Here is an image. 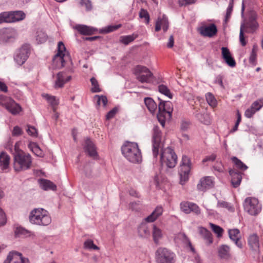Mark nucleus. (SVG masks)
<instances>
[{
	"instance_id": "f257e3e1",
	"label": "nucleus",
	"mask_w": 263,
	"mask_h": 263,
	"mask_svg": "<svg viewBox=\"0 0 263 263\" xmlns=\"http://www.w3.org/2000/svg\"><path fill=\"white\" fill-rule=\"evenodd\" d=\"M29 220L31 224L40 226H46L51 222L48 212L43 208L33 209L30 212Z\"/></svg>"
},
{
	"instance_id": "f03ea898",
	"label": "nucleus",
	"mask_w": 263,
	"mask_h": 263,
	"mask_svg": "<svg viewBox=\"0 0 263 263\" xmlns=\"http://www.w3.org/2000/svg\"><path fill=\"white\" fill-rule=\"evenodd\" d=\"M13 167L16 172L24 171L29 169L32 165L31 155L24 151L13 153Z\"/></svg>"
},
{
	"instance_id": "7ed1b4c3",
	"label": "nucleus",
	"mask_w": 263,
	"mask_h": 263,
	"mask_svg": "<svg viewBox=\"0 0 263 263\" xmlns=\"http://www.w3.org/2000/svg\"><path fill=\"white\" fill-rule=\"evenodd\" d=\"M121 151L129 161L135 163L141 161V154L136 143L128 142L122 147Z\"/></svg>"
},
{
	"instance_id": "20e7f679",
	"label": "nucleus",
	"mask_w": 263,
	"mask_h": 263,
	"mask_svg": "<svg viewBox=\"0 0 263 263\" xmlns=\"http://www.w3.org/2000/svg\"><path fill=\"white\" fill-rule=\"evenodd\" d=\"M243 205L245 211L251 216H257L262 209L261 204L258 199L253 197H247Z\"/></svg>"
},
{
	"instance_id": "39448f33",
	"label": "nucleus",
	"mask_w": 263,
	"mask_h": 263,
	"mask_svg": "<svg viewBox=\"0 0 263 263\" xmlns=\"http://www.w3.org/2000/svg\"><path fill=\"white\" fill-rule=\"evenodd\" d=\"M175 257V253L166 248L160 247L155 253L156 263H174Z\"/></svg>"
},
{
	"instance_id": "423d86ee",
	"label": "nucleus",
	"mask_w": 263,
	"mask_h": 263,
	"mask_svg": "<svg viewBox=\"0 0 263 263\" xmlns=\"http://www.w3.org/2000/svg\"><path fill=\"white\" fill-rule=\"evenodd\" d=\"M177 157L173 149L168 147L162 150L160 155V161L162 165H165L169 168L175 166Z\"/></svg>"
},
{
	"instance_id": "0eeeda50",
	"label": "nucleus",
	"mask_w": 263,
	"mask_h": 263,
	"mask_svg": "<svg viewBox=\"0 0 263 263\" xmlns=\"http://www.w3.org/2000/svg\"><path fill=\"white\" fill-rule=\"evenodd\" d=\"M134 73L136 79L141 83H151L152 81L153 74L147 67L138 65L134 69Z\"/></svg>"
},
{
	"instance_id": "6e6552de",
	"label": "nucleus",
	"mask_w": 263,
	"mask_h": 263,
	"mask_svg": "<svg viewBox=\"0 0 263 263\" xmlns=\"http://www.w3.org/2000/svg\"><path fill=\"white\" fill-rule=\"evenodd\" d=\"M0 105L4 106L12 115H15L22 110V107L10 98L0 96Z\"/></svg>"
},
{
	"instance_id": "1a4fd4ad",
	"label": "nucleus",
	"mask_w": 263,
	"mask_h": 263,
	"mask_svg": "<svg viewBox=\"0 0 263 263\" xmlns=\"http://www.w3.org/2000/svg\"><path fill=\"white\" fill-rule=\"evenodd\" d=\"M191 162L189 157L183 156L180 164L179 173L180 178V183L184 184L189 179V173L191 170Z\"/></svg>"
},
{
	"instance_id": "9d476101",
	"label": "nucleus",
	"mask_w": 263,
	"mask_h": 263,
	"mask_svg": "<svg viewBox=\"0 0 263 263\" xmlns=\"http://www.w3.org/2000/svg\"><path fill=\"white\" fill-rule=\"evenodd\" d=\"M161 132L158 126H154L153 129V154L154 157H157L160 148H162Z\"/></svg>"
},
{
	"instance_id": "9b49d317",
	"label": "nucleus",
	"mask_w": 263,
	"mask_h": 263,
	"mask_svg": "<svg viewBox=\"0 0 263 263\" xmlns=\"http://www.w3.org/2000/svg\"><path fill=\"white\" fill-rule=\"evenodd\" d=\"M248 243L252 251L254 258L255 260H259L260 249L258 235L255 233L250 235L248 238Z\"/></svg>"
},
{
	"instance_id": "f8f14e48",
	"label": "nucleus",
	"mask_w": 263,
	"mask_h": 263,
	"mask_svg": "<svg viewBox=\"0 0 263 263\" xmlns=\"http://www.w3.org/2000/svg\"><path fill=\"white\" fill-rule=\"evenodd\" d=\"M30 51V46L29 45L25 44L17 51L14 57V60L16 63L19 65H23L27 60Z\"/></svg>"
},
{
	"instance_id": "ddd939ff",
	"label": "nucleus",
	"mask_w": 263,
	"mask_h": 263,
	"mask_svg": "<svg viewBox=\"0 0 263 263\" xmlns=\"http://www.w3.org/2000/svg\"><path fill=\"white\" fill-rule=\"evenodd\" d=\"M3 263H29V261L28 258L23 257L21 253L11 251Z\"/></svg>"
},
{
	"instance_id": "4468645a",
	"label": "nucleus",
	"mask_w": 263,
	"mask_h": 263,
	"mask_svg": "<svg viewBox=\"0 0 263 263\" xmlns=\"http://www.w3.org/2000/svg\"><path fill=\"white\" fill-rule=\"evenodd\" d=\"M200 34L203 36L211 37L217 33L216 26L214 24H211L208 26H202L198 29Z\"/></svg>"
},
{
	"instance_id": "2eb2a0df",
	"label": "nucleus",
	"mask_w": 263,
	"mask_h": 263,
	"mask_svg": "<svg viewBox=\"0 0 263 263\" xmlns=\"http://www.w3.org/2000/svg\"><path fill=\"white\" fill-rule=\"evenodd\" d=\"M159 100L160 102L158 105V113H162V114L167 116L168 118H171L173 110L172 103L170 101H163L159 98Z\"/></svg>"
},
{
	"instance_id": "dca6fc26",
	"label": "nucleus",
	"mask_w": 263,
	"mask_h": 263,
	"mask_svg": "<svg viewBox=\"0 0 263 263\" xmlns=\"http://www.w3.org/2000/svg\"><path fill=\"white\" fill-rule=\"evenodd\" d=\"M84 149L90 157L96 159L98 157L96 147L93 142L89 138H86L85 140Z\"/></svg>"
},
{
	"instance_id": "f3484780",
	"label": "nucleus",
	"mask_w": 263,
	"mask_h": 263,
	"mask_svg": "<svg viewBox=\"0 0 263 263\" xmlns=\"http://www.w3.org/2000/svg\"><path fill=\"white\" fill-rule=\"evenodd\" d=\"M180 208L186 214L190 213L191 212L196 214L200 213L199 206L196 204L192 202H182L180 203Z\"/></svg>"
},
{
	"instance_id": "a211bd4d",
	"label": "nucleus",
	"mask_w": 263,
	"mask_h": 263,
	"mask_svg": "<svg viewBox=\"0 0 263 263\" xmlns=\"http://www.w3.org/2000/svg\"><path fill=\"white\" fill-rule=\"evenodd\" d=\"M214 186V180L211 177H205L201 178L197 185L199 191H205Z\"/></svg>"
},
{
	"instance_id": "6ab92c4d",
	"label": "nucleus",
	"mask_w": 263,
	"mask_h": 263,
	"mask_svg": "<svg viewBox=\"0 0 263 263\" xmlns=\"http://www.w3.org/2000/svg\"><path fill=\"white\" fill-rule=\"evenodd\" d=\"M71 79V77L64 72H60L57 74V80L55 82V88H62L64 84Z\"/></svg>"
},
{
	"instance_id": "aec40b11",
	"label": "nucleus",
	"mask_w": 263,
	"mask_h": 263,
	"mask_svg": "<svg viewBox=\"0 0 263 263\" xmlns=\"http://www.w3.org/2000/svg\"><path fill=\"white\" fill-rule=\"evenodd\" d=\"M67 60H70L69 54H60L57 53L53 58V63L57 68H62L65 66Z\"/></svg>"
},
{
	"instance_id": "412c9836",
	"label": "nucleus",
	"mask_w": 263,
	"mask_h": 263,
	"mask_svg": "<svg viewBox=\"0 0 263 263\" xmlns=\"http://www.w3.org/2000/svg\"><path fill=\"white\" fill-rule=\"evenodd\" d=\"M0 33L2 39L6 42L15 38L17 35L16 30L12 28H3L1 30Z\"/></svg>"
},
{
	"instance_id": "4be33fe9",
	"label": "nucleus",
	"mask_w": 263,
	"mask_h": 263,
	"mask_svg": "<svg viewBox=\"0 0 263 263\" xmlns=\"http://www.w3.org/2000/svg\"><path fill=\"white\" fill-rule=\"evenodd\" d=\"M74 28L77 30L80 34L84 35L93 34L97 31L96 28L85 25H77Z\"/></svg>"
},
{
	"instance_id": "5701e85b",
	"label": "nucleus",
	"mask_w": 263,
	"mask_h": 263,
	"mask_svg": "<svg viewBox=\"0 0 263 263\" xmlns=\"http://www.w3.org/2000/svg\"><path fill=\"white\" fill-rule=\"evenodd\" d=\"M230 175L231 176V183L234 187H237L240 184L242 176L241 173L235 170L231 169L229 171Z\"/></svg>"
},
{
	"instance_id": "b1692460",
	"label": "nucleus",
	"mask_w": 263,
	"mask_h": 263,
	"mask_svg": "<svg viewBox=\"0 0 263 263\" xmlns=\"http://www.w3.org/2000/svg\"><path fill=\"white\" fill-rule=\"evenodd\" d=\"M240 231L237 229H234L229 230V235L230 238L233 241L235 245L239 248L241 249L243 247V245L240 240V237L239 236Z\"/></svg>"
},
{
	"instance_id": "393cba45",
	"label": "nucleus",
	"mask_w": 263,
	"mask_h": 263,
	"mask_svg": "<svg viewBox=\"0 0 263 263\" xmlns=\"http://www.w3.org/2000/svg\"><path fill=\"white\" fill-rule=\"evenodd\" d=\"M218 256L223 259L228 260L231 258L230 247L226 245H222L218 248Z\"/></svg>"
},
{
	"instance_id": "a878e982",
	"label": "nucleus",
	"mask_w": 263,
	"mask_h": 263,
	"mask_svg": "<svg viewBox=\"0 0 263 263\" xmlns=\"http://www.w3.org/2000/svg\"><path fill=\"white\" fill-rule=\"evenodd\" d=\"M163 213V209L161 206H158L155 210L147 217L144 219L145 222H153L155 221Z\"/></svg>"
},
{
	"instance_id": "bb28decb",
	"label": "nucleus",
	"mask_w": 263,
	"mask_h": 263,
	"mask_svg": "<svg viewBox=\"0 0 263 263\" xmlns=\"http://www.w3.org/2000/svg\"><path fill=\"white\" fill-rule=\"evenodd\" d=\"M39 181L40 187L45 191H55L57 189L56 185L48 180L41 179Z\"/></svg>"
},
{
	"instance_id": "cd10ccee",
	"label": "nucleus",
	"mask_w": 263,
	"mask_h": 263,
	"mask_svg": "<svg viewBox=\"0 0 263 263\" xmlns=\"http://www.w3.org/2000/svg\"><path fill=\"white\" fill-rule=\"evenodd\" d=\"M10 157L5 152H2L0 154V167L2 170L7 168L9 165Z\"/></svg>"
},
{
	"instance_id": "c85d7f7f",
	"label": "nucleus",
	"mask_w": 263,
	"mask_h": 263,
	"mask_svg": "<svg viewBox=\"0 0 263 263\" xmlns=\"http://www.w3.org/2000/svg\"><path fill=\"white\" fill-rule=\"evenodd\" d=\"M138 233L142 237H148L151 235V231L147 225L142 222L138 228Z\"/></svg>"
},
{
	"instance_id": "c756f323",
	"label": "nucleus",
	"mask_w": 263,
	"mask_h": 263,
	"mask_svg": "<svg viewBox=\"0 0 263 263\" xmlns=\"http://www.w3.org/2000/svg\"><path fill=\"white\" fill-rule=\"evenodd\" d=\"M12 23L23 20L26 16L25 14L22 11H11Z\"/></svg>"
},
{
	"instance_id": "7c9ffc66",
	"label": "nucleus",
	"mask_w": 263,
	"mask_h": 263,
	"mask_svg": "<svg viewBox=\"0 0 263 263\" xmlns=\"http://www.w3.org/2000/svg\"><path fill=\"white\" fill-rule=\"evenodd\" d=\"M144 103L148 110L152 113L154 112L157 109V104L151 98H145L144 99Z\"/></svg>"
},
{
	"instance_id": "2f4dec72",
	"label": "nucleus",
	"mask_w": 263,
	"mask_h": 263,
	"mask_svg": "<svg viewBox=\"0 0 263 263\" xmlns=\"http://www.w3.org/2000/svg\"><path fill=\"white\" fill-rule=\"evenodd\" d=\"M199 232L204 239L208 240L209 244L212 243L213 239L211 236V233L206 229L203 227H199Z\"/></svg>"
},
{
	"instance_id": "473e14b6",
	"label": "nucleus",
	"mask_w": 263,
	"mask_h": 263,
	"mask_svg": "<svg viewBox=\"0 0 263 263\" xmlns=\"http://www.w3.org/2000/svg\"><path fill=\"white\" fill-rule=\"evenodd\" d=\"M28 147L36 156L40 157H43V152L36 143H30L28 145Z\"/></svg>"
},
{
	"instance_id": "72a5a7b5",
	"label": "nucleus",
	"mask_w": 263,
	"mask_h": 263,
	"mask_svg": "<svg viewBox=\"0 0 263 263\" xmlns=\"http://www.w3.org/2000/svg\"><path fill=\"white\" fill-rule=\"evenodd\" d=\"M137 37L138 35L134 33L132 35L121 36L120 37V42L125 45H127L134 41Z\"/></svg>"
},
{
	"instance_id": "f704fd0d",
	"label": "nucleus",
	"mask_w": 263,
	"mask_h": 263,
	"mask_svg": "<svg viewBox=\"0 0 263 263\" xmlns=\"http://www.w3.org/2000/svg\"><path fill=\"white\" fill-rule=\"evenodd\" d=\"M231 160L237 168L242 171L247 170L248 166L236 157H232Z\"/></svg>"
},
{
	"instance_id": "c9c22d12",
	"label": "nucleus",
	"mask_w": 263,
	"mask_h": 263,
	"mask_svg": "<svg viewBox=\"0 0 263 263\" xmlns=\"http://www.w3.org/2000/svg\"><path fill=\"white\" fill-rule=\"evenodd\" d=\"M245 29H248L249 31H254L258 27V24L254 18H251L246 24H242Z\"/></svg>"
},
{
	"instance_id": "e433bc0d",
	"label": "nucleus",
	"mask_w": 263,
	"mask_h": 263,
	"mask_svg": "<svg viewBox=\"0 0 263 263\" xmlns=\"http://www.w3.org/2000/svg\"><path fill=\"white\" fill-rule=\"evenodd\" d=\"M3 23H12L11 11L3 12L0 13V24Z\"/></svg>"
},
{
	"instance_id": "4c0bfd02",
	"label": "nucleus",
	"mask_w": 263,
	"mask_h": 263,
	"mask_svg": "<svg viewBox=\"0 0 263 263\" xmlns=\"http://www.w3.org/2000/svg\"><path fill=\"white\" fill-rule=\"evenodd\" d=\"M45 98L48 102L52 106L53 111H55L56 107L59 103V100L55 97L47 94L45 95Z\"/></svg>"
},
{
	"instance_id": "58836bf2",
	"label": "nucleus",
	"mask_w": 263,
	"mask_h": 263,
	"mask_svg": "<svg viewBox=\"0 0 263 263\" xmlns=\"http://www.w3.org/2000/svg\"><path fill=\"white\" fill-rule=\"evenodd\" d=\"M162 232L160 229L155 225L153 226V237L154 241L156 243H158L159 239L162 237Z\"/></svg>"
},
{
	"instance_id": "ea45409f",
	"label": "nucleus",
	"mask_w": 263,
	"mask_h": 263,
	"mask_svg": "<svg viewBox=\"0 0 263 263\" xmlns=\"http://www.w3.org/2000/svg\"><path fill=\"white\" fill-rule=\"evenodd\" d=\"M206 100L210 106L215 107L217 106V101L212 93L209 92L205 95Z\"/></svg>"
},
{
	"instance_id": "a19ab883",
	"label": "nucleus",
	"mask_w": 263,
	"mask_h": 263,
	"mask_svg": "<svg viewBox=\"0 0 263 263\" xmlns=\"http://www.w3.org/2000/svg\"><path fill=\"white\" fill-rule=\"evenodd\" d=\"M158 22H160L161 26L162 27L163 30L166 32L168 28V22L167 17L165 15H163L162 17H159L157 21Z\"/></svg>"
},
{
	"instance_id": "79ce46f5",
	"label": "nucleus",
	"mask_w": 263,
	"mask_h": 263,
	"mask_svg": "<svg viewBox=\"0 0 263 263\" xmlns=\"http://www.w3.org/2000/svg\"><path fill=\"white\" fill-rule=\"evenodd\" d=\"M14 233L15 235L17 237L21 236H27L28 235L29 232L22 227H18L16 228Z\"/></svg>"
},
{
	"instance_id": "37998d69",
	"label": "nucleus",
	"mask_w": 263,
	"mask_h": 263,
	"mask_svg": "<svg viewBox=\"0 0 263 263\" xmlns=\"http://www.w3.org/2000/svg\"><path fill=\"white\" fill-rule=\"evenodd\" d=\"M121 27V24L118 25H109L107 27H105L103 28L101 31V32L104 33H108L110 32H112L114 31H115L119 28H120Z\"/></svg>"
},
{
	"instance_id": "c03bdc74",
	"label": "nucleus",
	"mask_w": 263,
	"mask_h": 263,
	"mask_svg": "<svg viewBox=\"0 0 263 263\" xmlns=\"http://www.w3.org/2000/svg\"><path fill=\"white\" fill-rule=\"evenodd\" d=\"M233 0H231L230 2L229 3L228 7L227 9L226 14L225 18H224V23L225 24H227L228 23V22L229 21V19L231 17V15L232 14V12L233 10Z\"/></svg>"
},
{
	"instance_id": "a18cd8bd",
	"label": "nucleus",
	"mask_w": 263,
	"mask_h": 263,
	"mask_svg": "<svg viewBox=\"0 0 263 263\" xmlns=\"http://www.w3.org/2000/svg\"><path fill=\"white\" fill-rule=\"evenodd\" d=\"M158 89L160 92L168 97L169 98H172V95L167 86L164 85H160L158 86Z\"/></svg>"
},
{
	"instance_id": "49530a36",
	"label": "nucleus",
	"mask_w": 263,
	"mask_h": 263,
	"mask_svg": "<svg viewBox=\"0 0 263 263\" xmlns=\"http://www.w3.org/2000/svg\"><path fill=\"white\" fill-rule=\"evenodd\" d=\"M77 1L81 7H84L87 11L91 10V3L89 0H77Z\"/></svg>"
},
{
	"instance_id": "de8ad7c7",
	"label": "nucleus",
	"mask_w": 263,
	"mask_h": 263,
	"mask_svg": "<svg viewBox=\"0 0 263 263\" xmlns=\"http://www.w3.org/2000/svg\"><path fill=\"white\" fill-rule=\"evenodd\" d=\"M139 17L141 18H144V22L146 24L149 22V15L147 11L144 9H141L139 12Z\"/></svg>"
},
{
	"instance_id": "09e8293b",
	"label": "nucleus",
	"mask_w": 263,
	"mask_h": 263,
	"mask_svg": "<svg viewBox=\"0 0 263 263\" xmlns=\"http://www.w3.org/2000/svg\"><path fill=\"white\" fill-rule=\"evenodd\" d=\"M36 40L40 43H43L46 41L47 36L46 33L42 31L37 32Z\"/></svg>"
},
{
	"instance_id": "8fccbe9b",
	"label": "nucleus",
	"mask_w": 263,
	"mask_h": 263,
	"mask_svg": "<svg viewBox=\"0 0 263 263\" xmlns=\"http://www.w3.org/2000/svg\"><path fill=\"white\" fill-rule=\"evenodd\" d=\"M90 82L92 86L91 91L93 92H100L101 89L99 88V85L97 80L93 77L91 78Z\"/></svg>"
},
{
	"instance_id": "3c124183",
	"label": "nucleus",
	"mask_w": 263,
	"mask_h": 263,
	"mask_svg": "<svg viewBox=\"0 0 263 263\" xmlns=\"http://www.w3.org/2000/svg\"><path fill=\"white\" fill-rule=\"evenodd\" d=\"M210 226L213 232L217 235L218 237L222 236L223 230L218 226L210 223Z\"/></svg>"
},
{
	"instance_id": "603ef678",
	"label": "nucleus",
	"mask_w": 263,
	"mask_h": 263,
	"mask_svg": "<svg viewBox=\"0 0 263 263\" xmlns=\"http://www.w3.org/2000/svg\"><path fill=\"white\" fill-rule=\"evenodd\" d=\"M84 248L88 249H93V250H99V248L98 246L95 245L93 243V242L92 240L88 239L84 242Z\"/></svg>"
},
{
	"instance_id": "864d4df0",
	"label": "nucleus",
	"mask_w": 263,
	"mask_h": 263,
	"mask_svg": "<svg viewBox=\"0 0 263 263\" xmlns=\"http://www.w3.org/2000/svg\"><path fill=\"white\" fill-rule=\"evenodd\" d=\"M251 106L255 110H259L263 106V99H260L254 101Z\"/></svg>"
},
{
	"instance_id": "5fc2aeb1",
	"label": "nucleus",
	"mask_w": 263,
	"mask_h": 263,
	"mask_svg": "<svg viewBox=\"0 0 263 263\" xmlns=\"http://www.w3.org/2000/svg\"><path fill=\"white\" fill-rule=\"evenodd\" d=\"M60 54H69L66 51V48L62 42H59L58 44V52Z\"/></svg>"
},
{
	"instance_id": "6e6d98bb",
	"label": "nucleus",
	"mask_w": 263,
	"mask_h": 263,
	"mask_svg": "<svg viewBox=\"0 0 263 263\" xmlns=\"http://www.w3.org/2000/svg\"><path fill=\"white\" fill-rule=\"evenodd\" d=\"M95 98H97V104L98 105L102 104L104 106H105L107 104V99L105 96L96 95Z\"/></svg>"
},
{
	"instance_id": "4d7b16f0",
	"label": "nucleus",
	"mask_w": 263,
	"mask_h": 263,
	"mask_svg": "<svg viewBox=\"0 0 263 263\" xmlns=\"http://www.w3.org/2000/svg\"><path fill=\"white\" fill-rule=\"evenodd\" d=\"M245 30V26L241 25L240 26V33H239V40L242 46H245L247 44V42L245 41L243 31Z\"/></svg>"
},
{
	"instance_id": "13d9d810",
	"label": "nucleus",
	"mask_w": 263,
	"mask_h": 263,
	"mask_svg": "<svg viewBox=\"0 0 263 263\" xmlns=\"http://www.w3.org/2000/svg\"><path fill=\"white\" fill-rule=\"evenodd\" d=\"M228 65L231 67H234L236 66V62L234 58L232 57L231 54L224 59H223Z\"/></svg>"
},
{
	"instance_id": "bf43d9fd",
	"label": "nucleus",
	"mask_w": 263,
	"mask_h": 263,
	"mask_svg": "<svg viewBox=\"0 0 263 263\" xmlns=\"http://www.w3.org/2000/svg\"><path fill=\"white\" fill-rule=\"evenodd\" d=\"M157 118L162 126L164 127L165 123V120L166 119H168L167 117V116L162 114V113H158L157 114Z\"/></svg>"
},
{
	"instance_id": "052dcab7",
	"label": "nucleus",
	"mask_w": 263,
	"mask_h": 263,
	"mask_svg": "<svg viewBox=\"0 0 263 263\" xmlns=\"http://www.w3.org/2000/svg\"><path fill=\"white\" fill-rule=\"evenodd\" d=\"M27 132L29 135H30L32 137H36L37 135V130L33 126L28 125V128L27 129Z\"/></svg>"
},
{
	"instance_id": "680f3d73",
	"label": "nucleus",
	"mask_w": 263,
	"mask_h": 263,
	"mask_svg": "<svg viewBox=\"0 0 263 263\" xmlns=\"http://www.w3.org/2000/svg\"><path fill=\"white\" fill-rule=\"evenodd\" d=\"M257 111L255 110L253 108H252V106H250V108H248L245 112V116L246 117L248 118H251L253 115Z\"/></svg>"
},
{
	"instance_id": "e2e57ef3",
	"label": "nucleus",
	"mask_w": 263,
	"mask_h": 263,
	"mask_svg": "<svg viewBox=\"0 0 263 263\" xmlns=\"http://www.w3.org/2000/svg\"><path fill=\"white\" fill-rule=\"evenodd\" d=\"M196 1L197 0H178V3L180 6H185L194 4Z\"/></svg>"
},
{
	"instance_id": "0e129e2a",
	"label": "nucleus",
	"mask_w": 263,
	"mask_h": 263,
	"mask_svg": "<svg viewBox=\"0 0 263 263\" xmlns=\"http://www.w3.org/2000/svg\"><path fill=\"white\" fill-rule=\"evenodd\" d=\"M6 223V217L3 210L0 208V227L5 225Z\"/></svg>"
},
{
	"instance_id": "69168bd1",
	"label": "nucleus",
	"mask_w": 263,
	"mask_h": 263,
	"mask_svg": "<svg viewBox=\"0 0 263 263\" xmlns=\"http://www.w3.org/2000/svg\"><path fill=\"white\" fill-rule=\"evenodd\" d=\"M118 109L117 107H114L113 109H112L111 110H110L107 114L106 115V119L108 120H109L111 118H112L116 113L117 112Z\"/></svg>"
},
{
	"instance_id": "338daca9",
	"label": "nucleus",
	"mask_w": 263,
	"mask_h": 263,
	"mask_svg": "<svg viewBox=\"0 0 263 263\" xmlns=\"http://www.w3.org/2000/svg\"><path fill=\"white\" fill-rule=\"evenodd\" d=\"M231 54L227 47H222L221 48V55L223 59L230 55Z\"/></svg>"
},
{
	"instance_id": "774afa93",
	"label": "nucleus",
	"mask_w": 263,
	"mask_h": 263,
	"mask_svg": "<svg viewBox=\"0 0 263 263\" xmlns=\"http://www.w3.org/2000/svg\"><path fill=\"white\" fill-rule=\"evenodd\" d=\"M23 131L22 129L17 126H15L13 128L12 131V135L14 136H18L22 134Z\"/></svg>"
}]
</instances>
